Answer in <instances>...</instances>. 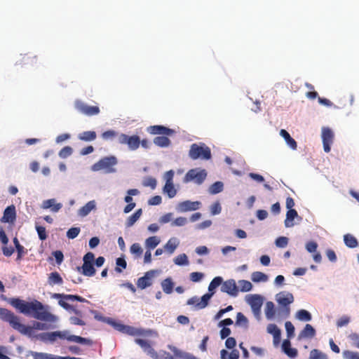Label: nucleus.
Returning a JSON list of instances; mask_svg holds the SVG:
<instances>
[{
  "instance_id": "obj_11",
  "label": "nucleus",
  "mask_w": 359,
  "mask_h": 359,
  "mask_svg": "<svg viewBox=\"0 0 359 359\" xmlns=\"http://www.w3.org/2000/svg\"><path fill=\"white\" fill-rule=\"evenodd\" d=\"M123 329H125L123 333L130 336L151 337L152 335H158V333L156 332L151 330L135 328L128 325H126V327H123Z\"/></svg>"
},
{
  "instance_id": "obj_6",
  "label": "nucleus",
  "mask_w": 359,
  "mask_h": 359,
  "mask_svg": "<svg viewBox=\"0 0 359 359\" xmlns=\"http://www.w3.org/2000/svg\"><path fill=\"white\" fill-rule=\"evenodd\" d=\"M117 163V159L115 156H111L101 158L98 162L93 165V170L95 171L105 170L108 172L114 171L113 167Z\"/></svg>"
},
{
  "instance_id": "obj_13",
  "label": "nucleus",
  "mask_w": 359,
  "mask_h": 359,
  "mask_svg": "<svg viewBox=\"0 0 359 359\" xmlns=\"http://www.w3.org/2000/svg\"><path fill=\"white\" fill-rule=\"evenodd\" d=\"M147 131L151 135H162L166 136H171L175 133L174 130L160 125L151 126L147 128Z\"/></svg>"
},
{
  "instance_id": "obj_7",
  "label": "nucleus",
  "mask_w": 359,
  "mask_h": 359,
  "mask_svg": "<svg viewBox=\"0 0 359 359\" xmlns=\"http://www.w3.org/2000/svg\"><path fill=\"white\" fill-rule=\"evenodd\" d=\"M83 264L81 266L82 273L88 277L93 276L95 274V269L93 266V262L95 260V255L93 252H87L83 258Z\"/></svg>"
},
{
  "instance_id": "obj_29",
  "label": "nucleus",
  "mask_w": 359,
  "mask_h": 359,
  "mask_svg": "<svg viewBox=\"0 0 359 359\" xmlns=\"http://www.w3.org/2000/svg\"><path fill=\"white\" fill-rule=\"evenodd\" d=\"M344 241L345 245L350 248H355L358 245V240L351 233H346L344 236Z\"/></svg>"
},
{
  "instance_id": "obj_59",
  "label": "nucleus",
  "mask_w": 359,
  "mask_h": 359,
  "mask_svg": "<svg viewBox=\"0 0 359 359\" xmlns=\"http://www.w3.org/2000/svg\"><path fill=\"white\" fill-rule=\"evenodd\" d=\"M350 322V318L347 316H343L337 321V327H341L347 325Z\"/></svg>"
},
{
  "instance_id": "obj_61",
  "label": "nucleus",
  "mask_w": 359,
  "mask_h": 359,
  "mask_svg": "<svg viewBox=\"0 0 359 359\" xmlns=\"http://www.w3.org/2000/svg\"><path fill=\"white\" fill-rule=\"evenodd\" d=\"M69 321L71 324L76 325H85L86 323L83 320L81 317L79 316H72L69 318Z\"/></svg>"
},
{
  "instance_id": "obj_28",
  "label": "nucleus",
  "mask_w": 359,
  "mask_h": 359,
  "mask_svg": "<svg viewBox=\"0 0 359 359\" xmlns=\"http://www.w3.org/2000/svg\"><path fill=\"white\" fill-rule=\"evenodd\" d=\"M48 283L50 285H62L63 283V280L59 273L55 271L49 274Z\"/></svg>"
},
{
  "instance_id": "obj_2",
  "label": "nucleus",
  "mask_w": 359,
  "mask_h": 359,
  "mask_svg": "<svg viewBox=\"0 0 359 359\" xmlns=\"http://www.w3.org/2000/svg\"><path fill=\"white\" fill-rule=\"evenodd\" d=\"M38 338L43 341H55L57 338L61 339H67L69 341H74L82 344H91V341L88 339L76 336L69 335L67 331H55L53 332H43L38 335Z\"/></svg>"
},
{
  "instance_id": "obj_27",
  "label": "nucleus",
  "mask_w": 359,
  "mask_h": 359,
  "mask_svg": "<svg viewBox=\"0 0 359 359\" xmlns=\"http://www.w3.org/2000/svg\"><path fill=\"white\" fill-rule=\"evenodd\" d=\"M283 351L291 358H294L297 355V351L295 348H291L290 341L287 339H285L283 342L282 345Z\"/></svg>"
},
{
  "instance_id": "obj_41",
  "label": "nucleus",
  "mask_w": 359,
  "mask_h": 359,
  "mask_svg": "<svg viewBox=\"0 0 359 359\" xmlns=\"http://www.w3.org/2000/svg\"><path fill=\"white\" fill-rule=\"evenodd\" d=\"M236 325L243 326L244 327H248V320L242 313L238 312L236 316Z\"/></svg>"
},
{
  "instance_id": "obj_26",
  "label": "nucleus",
  "mask_w": 359,
  "mask_h": 359,
  "mask_svg": "<svg viewBox=\"0 0 359 359\" xmlns=\"http://www.w3.org/2000/svg\"><path fill=\"white\" fill-rule=\"evenodd\" d=\"M280 135L285 139V142L291 149L294 150L297 149V142L291 137L290 135L285 130L281 129Z\"/></svg>"
},
{
  "instance_id": "obj_56",
  "label": "nucleus",
  "mask_w": 359,
  "mask_h": 359,
  "mask_svg": "<svg viewBox=\"0 0 359 359\" xmlns=\"http://www.w3.org/2000/svg\"><path fill=\"white\" fill-rule=\"evenodd\" d=\"M36 230L37 231L40 240L44 241L47 238V234L45 227L42 226H36Z\"/></svg>"
},
{
  "instance_id": "obj_33",
  "label": "nucleus",
  "mask_w": 359,
  "mask_h": 359,
  "mask_svg": "<svg viewBox=\"0 0 359 359\" xmlns=\"http://www.w3.org/2000/svg\"><path fill=\"white\" fill-rule=\"evenodd\" d=\"M142 213V209L137 210L132 215H130L126 220V225L127 227L132 226L141 217Z\"/></svg>"
},
{
  "instance_id": "obj_30",
  "label": "nucleus",
  "mask_w": 359,
  "mask_h": 359,
  "mask_svg": "<svg viewBox=\"0 0 359 359\" xmlns=\"http://www.w3.org/2000/svg\"><path fill=\"white\" fill-rule=\"evenodd\" d=\"M298 216L297 212L293 210H288L286 213V219L285 220V226L286 227H292L294 226L293 220Z\"/></svg>"
},
{
  "instance_id": "obj_63",
  "label": "nucleus",
  "mask_w": 359,
  "mask_h": 359,
  "mask_svg": "<svg viewBox=\"0 0 359 359\" xmlns=\"http://www.w3.org/2000/svg\"><path fill=\"white\" fill-rule=\"evenodd\" d=\"M318 244L314 241H309L306 245V249L309 252H316Z\"/></svg>"
},
{
  "instance_id": "obj_48",
  "label": "nucleus",
  "mask_w": 359,
  "mask_h": 359,
  "mask_svg": "<svg viewBox=\"0 0 359 359\" xmlns=\"http://www.w3.org/2000/svg\"><path fill=\"white\" fill-rule=\"evenodd\" d=\"M222 278L220 276H217L214 278L208 286L209 292H212L215 289H216L218 286H219L222 283Z\"/></svg>"
},
{
  "instance_id": "obj_19",
  "label": "nucleus",
  "mask_w": 359,
  "mask_h": 359,
  "mask_svg": "<svg viewBox=\"0 0 359 359\" xmlns=\"http://www.w3.org/2000/svg\"><path fill=\"white\" fill-rule=\"evenodd\" d=\"M16 218L15 208L13 205L8 206L4 212L1 219L3 222L13 223Z\"/></svg>"
},
{
  "instance_id": "obj_53",
  "label": "nucleus",
  "mask_w": 359,
  "mask_h": 359,
  "mask_svg": "<svg viewBox=\"0 0 359 359\" xmlns=\"http://www.w3.org/2000/svg\"><path fill=\"white\" fill-rule=\"evenodd\" d=\"M81 231L79 227H72L67 232V236L70 239H74L78 236Z\"/></svg>"
},
{
  "instance_id": "obj_52",
  "label": "nucleus",
  "mask_w": 359,
  "mask_h": 359,
  "mask_svg": "<svg viewBox=\"0 0 359 359\" xmlns=\"http://www.w3.org/2000/svg\"><path fill=\"white\" fill-rule=\"evenodd\" d=\"M29 327L32 328V332L33 331V330H46L50 328V326L48 324L40 322H34L33 323V325L32 327Z\"/></svg>"
},
{
  "instance_id": "obj_21",
  "label": "nucleus",
  "mask_w": 359,
  "mask_h": 359,
  "mask_svg": "<svg viewBox=\"0 0 359 359\" xmlns=\"http://www.w3.org/2000/svg\"><path fill=\"white\" fill-rule=\"evenodd\" d=\"M51 297L53 299H64L65 300H71L74 301L76 300L80 302H86L88 304H90V302L85 298L76 295V294H60V293H54L51 295Z\"/></svg>"
},
{
  "instance_id": "obj_51",
  "label": "nucleus",
  "mask_w": 359,
  "mask_h": 359,
  "mask_svg": "<svg viewBox=\"0 0 359 359\" xmlns=\"http://www.w3.org/2000/svg\"><path fill=\"white\" fill-rule=\"evenodd\" d=\"M156 180L151 177H148L145 178L142 182L144 187H149L152 189H154L156 188Z\"/></svg>"
},
{
  "instance_id": "obj_37",
  "label": "nucleus",
  "mask_w": 359,
  "mask_h": 359,
  "mask_svg": "<svg viewBox=\"0 0 359 359\" xmlns=\"http://www.w3.org/2000/svg\"><path fill=\"white\" fill-rule=\"evenodd\" d=\"M267 332L273 334L275 341L280 339L281 333L276 325L269 324L267 326Z\"/></svg>"
},
{
  "instance_id": "obj_58",
  "label": "nucleus",
  "mask_w": 359,
  "mask_h": 359,
  "mask_svg": "<svg viewBox=\"0 0 359 359\" xmlns=\"http://www.w3.org/2000/svg\"><path fill=\"white\" fill-rule=\"evenodd\" d=\"M343 355L346 359H359V353L351 351H344Z\"/></svg>"
},
{
  "instance_id": "obj_60",
  "label": "nucleus",
  "mask_w": 359,
  "mask_h": 359,
  "mask_svg": "<svg viewBox=\"0 0 359 359\" xmlns=\"http://www.w3.org/2000/svg\"><path fill=\"white\" fill-rule=\"evenodd\" d=\"M187 222V219L184 217H179L176 218L172 222V226H184Z\"/></svg>"
},
{
  "instance_id": "obj_38",
  "label": "nucleus",
  "mask_w": 359,
  "mask_h": 359,
  "mask_svg": "<svg viewBox=\"0 0 359 359\" xmlns=\"http://www.w3.org/2000/svg\"><path fill=\"white\" fill-rule=\"evenodd\" d=\"M296 318L301 321H310L312 318L311 313L304 309L299 310L296 313Z\"/></svg>"
},
{
  "instance_id": "obj_14",
  "label": "nucleus",
  "mask_w": 359,
  "mask_h": 359,
  "mask_svg": "<svg viewBox=\"0 0 359 359\" xmlns=\"http://www.w3.org/2000/svg\"><path fill=\"white\" fill-rule=\"evenodd\" d=\"M221 290L231 296L236 297L238 293V288L233 279H229L222 283Z\"/></svg>"
},
{
  "instance_id": "obj_23",
  "label": "nucleus",
  "mask_w": 359,
  "mask_h": 359,
  "mask_svg": "<svg viewBox=\"0 0 359 359\" xmlns=\"http://www.w3.org/2000/svg\"><path fill=\"white\" fill-rule=\"evenodd\" d=\"M316 335V330L310 324H306L304 328L298 335V339L301 340L306 338H313Z\"/></svg>"
},
{
  "instance_id": "obj_17",
  "label": "nucleus",
  "mask_w": 359,
  "mask_h": 359,
  "mask_svg": "<svg viewBox=\"0 0 359 359\" xmlns=\"http://www.w3.org/2000/svg\"><path fill=\"white\" fill-rule=\"evenodd\" d=\"M201 203L198 201H184L177 205V210L180 212H184L199 209Z\"/></svg>"
},
{
  "instance_id": "obj_1",
  "label": "nucleus",
  "mask_w": 359,
  "mask_h": 359,
  "mask_svg": "<svg viewBox=\"0 0 359 359\" xmlns=\"http://www.w3.org/2000/svg\"><path fill=\"white\" fill-rule=\"evenodd\" d=\"M9 303L25 315L28 316L33 313V316L36 319L50 323H55L57 320L55 315L45 311L43 304L37 300L27 302L19 298H12L10 299Z\"/></svg>"
},
{
  "instance_id": "obj_35",
  "label": "nucleus",
  "mask_w": 359,
  "mask_h": 359,
  "mask_svg": "<svg viewBox=\"0 0 359 359\" xmlns=\"http://www.w3.org/2000/svg\"><path fill=\"white\" fill-rule=\"evenodd\" d=\"M276 309L274 304L272 302H267L265 307V315L268 319H271L274 317Z\"/></svg>"
},
{
  "instance_id": "obj_16",
  "label": "nucleus",
  "mask_w": 359,
  "mask_h": 359,
  "mask_svg": "<svg viewBox=\"0 0 359 359\" xmlns=\"http://www.w3.org/2000/svg\"><path fill=\"white\" fill-rule=\"evenodd\" d=\"M135 341L151 358L158 359V353L151 347L148 341L137 338L135 339Z\"/></svg>"
},
{
  "instance_id": "obj_44",
  "label": "nucleus",
  "mask_w": 359,
  "mask_h": 359,
  "mask_svg": "<svg viewBox=\"0 0 359 359\" xmlns=\"http://www.w3.org/2000/svg\"><path fill=\"white\" fill-rule=\"evenodd\" d=\"M309 359H328L326 354L318 349H313L310 352Z\"/></svg>"
},
{
  "instance_id": "obj_31",
  "label": "nucleus",
  "mask_w": 359,
  "mask_h": 359,
  "mask_svg": "<svg viewBox=\"0 0 359 359\" xmlns=\"http://www.w3.org/2000/svg\"><path fill=\"white\" fill-rule=\"evenodd\" d=\"M97 134L95 131H84L81 133H79L78 135V138L80 140L84 142H90L96 139Z\"/></svg>"
},
{
  "instance_id": "obj_47",
  "label": "nucleus",
  "mask_w": 359,
  "mask_h": 359,
  "mask_svg": "<svg viewBox=\"0 0 359 359\" xmlns=\"http://www.w3.org/2000/svg\"><path fill=\"white\" fill-rule=\"evenodd\" d=\"M130 251L133 255H135L137 257H140L143 252L142 247L137 243H133L130 246Z\"/></svg>"
},
{
  "instance_id": "obj_39",
  "label": "nucleus",
  "mask_w": 359,
  "mask_h": 359,
  "mask_svg": "<svg viewBox=\"0 0 359 359\" xmlns=\"http://www.w3.org/2000/svg\"><path fill=\"white\" fill-rule=\"evenodd\" d=\"M251 279L255 283L266 282L268 280V276L260 271H255L252 273Z\"/></svg>"
},
{
  "instance_id": "obj_18",
  "label": "nucleus",
  "mask_w": 359,
  "mask_h": 359,
  "mask_svg": "<svg viewBox=\"0 0 359 359\" xmlns=\"http://www.w3.org/2000/svg\"><path fill=\"white\" fill-rule=\"evenodd\" d=\"M248 302L250 305L254 313H259L263 304V299L259 294H253L249 297Z\"/></svg>"
},
{
  "instance_id": "obj_54",
  "label": "nucleus",
  "mask_w": 359,
  "mask_h": 359,
  "mask_svg": "<svg viewBox=\"0 0 359 359\" xmlns=\"http://www.w3.org/2000/svg\"><path fill=\"white\" fill-rule=\"evenodd\" d=\"M285 327L287 332V337L292 338V337H294V327L290 321H287L285 323Z\"/></svg>"
},
{
  "instance_id": "obj_32",
  "label": "nucleus",
  "mask_w": 359,
  "mask_h": 359,
  "mask_svg": "<svg viewBox=\"0 0 359 359\" xmlns=\"http://www.w3.org/2000/svg\"><path fill=\"white\" fill-rule=\"evenodd\" d=\"M154 143L160 147H168L170 146L171 142L166 136H157L154 139Z\"/></svg>"
},
{
  "instance_id": "obj_62",
  "label": "nucleus",
  "mask_w": 359,
  "mask_h": 359,
  "mask_svg": "<svg viewBox=\"0 0 359 359\" xmlns=\"http://www.w3.org/2000/svg\"><path fill=\"white\" fill-rule=\"evenodd\" d=\"M210 210H211L212 215H213L219 214L222 210V208H221L219 203V202L214 203L210 207Z\"/></svg>"
},
{
  "instance_id": "obj_45",
  "label": "nucleus",
  "mask_w": 359,
  "mask_h": 359,
  "mask_svg": "<svg viewBox=\"0 0 359 359\" xmlns=\"http://www.w3.org/2000/svg\"><path fill=\"white\" fill-rule=\"evenodd\" d=\"M174 262L175 264L179 265V266L189 264V260H188L187 256L184 253L180 254L178 256H177L174 259Z\"/></svg>"
},
{
  "instance_id": "obj_64",
  "label": "nucleus",
  "mask_w": 359,
  "mask_h": 359,
  "mask_svg": "<svg viewBox=\"0 0 359 359\" xmlns=\"http://www.w3.org/2000/svg\"><path fill=\"white\" fill-rule=\"evenodd\" d=\"M162 202V198L160 196H154L148 201V204L150 205H158Z\"/></svg>"
},
{
  "instance_id": "obj_40",
  "label": "nucleus",
  "mask_w": 359,
  "mask_h": 359,
  "mask_svg": "<svg viewBox=\"0 0 359 359\" xmlns=\"http://www.w3.org/2000/svg\"><path fill=\"white\" fill-rule=\"evenodd\" d=\"M161 242V240L157 236H151L147 238L145 243L148 248L154 249Z\"/></svg>"
},
{
  "instance_id": "obj_50",
  "label": "nucleus",
  "mask_w": 359,
  "mask_h": 359,
  "mask_svg": "<svg viewBox=\"0 0 359 359\" xmlns=\"http://www.w3.org/2000/svg\"><path fill=\"white\" fill-rule=\"evenodd\" d=\"M73 152V149L69 146L63 147L59 152V156L62 158H66L71 156Z\"/></svg>"
},
{
  "instance_id": "obj_3",
  "label": "nucleus",
  "mask_w": 359,
  "mask_h": 359,
  "mask_svg": "<svg viewBox=\"0 0 359 359\" xmlns=\"http://www.w3.org/2000/svg\"><path fill=\"white\" fill-rule=\"evenodd\" d=\"M0 318L22 334L32 335V328L20 322V318L7 309L0 308Z\"/></svg>"
},
{
  "instance_id": "obj_4",
  "label": "nucleus",
  "mask_w": 359,
  "mask_h": 359,
  "mask_svg": "<svg viewBox=\"0 0 359 359\" xmlns=\"http://www.w3.org/2000/svg\"><path fill=\"white\" fill-rule=\"evenodd\" d=\"M189 156L193 159L198 158L209 160L211 158V150L205 144H192L189 151Z\"/></svg>"
},
{
  "instance_id": "obj_46",
  "label": "nucleus",
  "mask_w": 359,
  "mask_h": 359,
  "mask_svg": "<svg viewBox=\"0 0 359 359\" xmlns=\"http://www.w3.org/2000/svg\"><path fill=\"white\" fill-rule=\"evenodd\" d=\"M238 285H239L240 290L243 292H249L252 288V283L248 280H241L238 281Z\"/></svg>"
},
{
  "instance_id": "obj_36",
  "label": "nucleus",
  "mask_w": 359,
  "mask_h": 359,
  "mask_svg": "<svg viewBox=\"0 0 359 359\" xmlns=\"http://www.w3.org/2000/svg\"><path fill=\"white\" fill-rule=\"evenodd\" d=\"M161 286L165 293L170 294L173 290L174 284L171 278H168L163 280V282L161 283Z\"/></svg>"
},
{
  "instance_id": "obj_57",
  "label": "nucleus",
  "mask_w": 359,
  "mask_h": 359,
  "mask_svg": "<svg viewBox=\"0 0 359 359\" xmlns=\"http://www.w3.org/2000/svg\"><path fill=\"white\" fill-rule=\"evenodd\" d=\"M275 243L277 247L285 248L287 245L288 238L285 236H280L276 240Z\"/></svg>"
},
{
  "instance_id": "obj_9",
  "label": "nucleus",
  "mask_w": 359,
  "mask_h": 359,
  "mask_svg": "<svg viewBox=\"0 0 359 359\" xmlns=\"http://www.w3.org/2000/svg\"><path fill=\"white\" fill-rule=\"evenodd\" d=\"M74 107L78 111L88 116L97 115L100 111L99 107L89 106L80 100L74 102Z\"/></svg>"
},
{
  "instance_id": "obj_55",
  "label": "nucleus",
  "mask_w": 359,
  "mask_h": 359,
  "mask_svg": "<svg viewBox=\"0 0 359 359\" xmlns=\"http://www.w3.org/2000/svg\"><path fill=\"white\" fill-rule=\"evenodd\" d=\"M118 133L112 130H107L102 134V137L105 140H113Z\"/></svg>"
},
{
  "instance_id": "obj_15",
  "label": "nucleus",
  "mask_w": 359,
  "mask_h": 359,
  "mask_svg": "<svg viewBox=\"0 0 359 359\" xmlns=\"http://www.w3.org/2000/svg\"><path fill=\"white\" fill-rule=\"evenodd\" d=\"M154 276V271H149L144 276L137 279V286L141 290H144L152 285V278Z\"/></svg>"
},
{
  "instance_id": "obj_5",
  "label": "nucleus",
  "mask_w": 359,
  "mask_h": 359,
  "mask_svg": "<svg viewBox=\"0 0 359 359\" xmlns=\"http://www.w3.org/2000/svg\"><path fill=\"white\" fill-rule=\"evenodd\" d=\"M207 172L205 170L194 168L189 170L184 177V182H194L197 184H201L205 180Z\"/></svg>"
},
{
  "instance_id": "obj_34",
  "label": "nucleus",
  "mask_w": 359,
  "mask_h": 359,
  "mask_svg": "<svg viewBox=\"0 0 359 359\" xmlns=\"http://www.w3.org/2000/svg\"><path fill=\"white\" fill-rule=\"evenodd\" d=\"M213 292L211 293H206L204 295L202 296L201 300L199 299V302L196 304V308L201 309L206 307L208 304V302L211 297L212 296Z\"/></svg>"
},
{
  "instance_id": "obj_12",
  "label": "nucleus",
  "mask_w": 359,
  "mask_h": 359,
  "mask_svg": "<svg viewBox=\"0 0 359 359\" xmlns=\"http://www.w3.org/2000/svg\"><path fill=\"white\" fill-rule=\"evenodd\" d=\"M334 133L329 128L322 129V140L325 152L329 153L331 150V145L334 141Z\"/></svg>"
},
{
  "instance_id": "obj_43",
  "label": "nucleus",
  "mask_w": 359,
  "mask_h": 359,
  "mask_svg": "<svg viewBox=\"0 0 359 359\" xmlns=\"http://www.w3.org/2000/svg\"><path fill=\"white\" fill-rule=\"evenodd\" d=\"M223 183L222 182H215L209 188V191L212 194H216L223 190Z\"/></svg>"
},
{
  "instance_id": "obj_49",
  "label": "nucleus",
  "mask_w": 359,
  "mask_h": 359,
  "mask_svg": "<svg viewBox=\"0 0 359 359\" xmlns=\"http://www.w3.org/2000/svg\"><path fill=\"white\" fill-rule=\"evenodd\" d=\"M116 267L115 269L116 271L118 273L122 272V269H125L127 266V263L126 260L122 257H118L116 261Z\"/></svg>"
},
{
  "instance_id": "obj_25",
  "label": "nucleus",
  "mask_w": 359,
  "mask_h": 359,
  "mask_svg": "<svg viewBox=\"0 0 359 359\" xmlns=\"http://www.w3.org/2000/svg\"><path fill=\"white\" fill-rule=\"evenodd\" d=\"M179 244V240L175 237H172L170 238L164 245V249L167 252L171 255L175 252Z\"/></svg>"
},
{
  "instance_id": "obj_8",
  "label": "nucleus",
  "mask_w": 359,
  "mask_h": 359,
  "mask_svg": "<svg viewBox=\"0 0 359 359\" xmlns=\"http://www.w3.org/2000/svg\"><path fill=\"white\" fill-rule=\"evenodd\" d=\"M118 142L121 144H127L130 150H136L140 145V138L137 135L128 136L121 133L118 136Z\"/></svg>"
},
{
  "instance_id": "obj_42",
  "label": "nucleus",
  "mask_w": 359,
  "mask_h": 359,
  "mask_svg": "<svg viewBox=\"0 0 359 359\" xmlns=\"http://www.w3.org/2000/svg\"><path fill=\"white\" fill-rule=\"evenodd\" d=\"M163 191L166 193L170 198H173L177 194L173 183H165L163 187Z\"/></svg>"
},
{
  "instance_id": "obj_22",
  "label": "nucleus",
  "mask_w": 359,
  "mask_h": 359,
  "mask_svg": "<svg viewBox=\"0 0 359 359\" xmlns=\"http://www.w3.org/2000/svg\"><path fill=\"white\" fill-rule=\"evenodd\" d=\"M37 57L36 55H31L29 54L21 55L20 57L17 60L16 65H34L36 63Z\"/></svg>"
},
{
  "instance_id": "obj_10",
  "label": "nucleus",
  "mask_w": 359,
  "mask_h": 359,
  "mask_svg": "<svg viewBox=\"0 0 359 359\" xmlns=\"http://www.w3.org/2000/svg\"><path fill=\"white\" fill-rule=\"evenodd\" d=\"M276 301L279 305L283 306L286 314L290 313L289 305L294 302V297L292 293L287 292H280L276 294Z\"/></svg>"
},
{
  "instance_id": "obj_20",
  "label": "nucleus",
  "mask_w": 359,
  "mask_h": 359,
  "mask_svg": "<svg viewBox=\"0 0 359 359\" xmlns=\"http://www.w3.org/2000/svg\"><path fill=\"white\" fill-rule=\"evenodd\" d=\"M41 208L43 209H50L53 212H57L62 208V204L56 203L55 198H50L43 201L41 204Z\"/></svg>"
},
{
  "instance_id": "obj_24",
  "label": "nucleus",
  "mask_w": 359,
  "mask_h": 359,
  "mask_svg": "<svg viewBox=\"0 0 359 359\" xmlns=\"http://www.w3.org/2000/svg\"><path fill=\"white\" fill-rule=\"evenodd\" d=\"M96 208V203L95 201L88 202L85 205L79 210V215L81 217L87 216L93 210Z\"/></svg>"
}]
</instances>
